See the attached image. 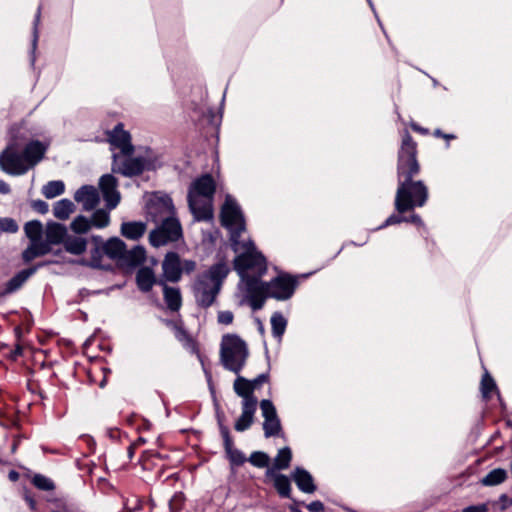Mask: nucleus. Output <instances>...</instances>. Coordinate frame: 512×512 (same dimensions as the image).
<instances>
[{
	"label": "nucleus",
	"instance_id": "12",
	"mask_svg": "<svg viewBox=\"0 0 512 512\" xmlns=\"http://www.w3.org/2000/svg\"><path fill=\"white\" fill-rule=\"evenodd\" d=\"M196 269V262L193 260H182L175 252H169L162 261L163 278L169 282H178L182 273H191Z\"/></svg>",
	"mask_w": 512,
	"mask_h": 512
},
{
	"label": "nucleus",
	"instance_id": "30",
	"mask_svg": "<svg viewBox=\"0 0 512 512\" xmlns=\"http://www.w3.org/2000/svg\"><path fill=\"white\" fill-rule=\"evenodd\" d=\"M287 326L286 319L279 313H275L271 317L272 333L275 337L281 338Z\"/></svg>",
	"mask_w": 512,
	"mask_h": 512
},
{
	"label": "nucleus",
	"instance_id": "26",
	"mask_svg": "<svg viewBox=\"0 0 512 512\" xmlns=\"http://www.w3.org/2000/svg\"><path fill=\"white\" fill-rule=\"evenodd\" d=\"M35 272V269H26L20 271L7 283L6 291L13 292L17 290L22 284Z\"/></svg>",
	"mask_w": 512,
	"mask_h": 512
},
{
	"label": "nucleus",
	"instance_id": "14",
	"mask_svg": "<svg viewBox=\"0 0 512 512\" xmlns=\"http://www.w3.org/2000/svg\"><path fill=\"white\" fill-rule=\"evenodd\" d=\"M260 408L264 418L263 430L265 437L278 435L281 431V423L275 406L270 400L264 399L260 402Z\"/></svg>",
	"mask_w": 512,
	"mask_h": 512
},
{
	"label": "nucleus",
	"instance_id": "37",
	"mask_svg": "<svg viewBox=\"0 0 512 512\" xmlns=\"http://www.w3.org/2000/svg\"><path fill=\"white\" fill-rule=\"evenodd\" d=\"M481 385L482 392L486 397L496 388L494 380L489 375L483 377Z\"/></svg>",
	"mask_w": 512,
	"mask_h": 512
},
{
	"label": "nucleus",
	"instance_id": "49",
	"mask_svg": "<svg viewBox=\"0 0 512 512\" xmlns=\"http://www.w3.org/2000/svg\"><path fill=\"white\" fill-rule=\"evenodd\" d=\"M42 205L45 207V209L43 210V212H45L47 210V206H46L45 202H42Z\"/></svg>",
	"mask_w": 512,
	"mask_h": 512
},
{
	"label": "nucleus",
	"instance_id": "23",
	"mask_svg": "<svg viewBox=\"0 0 512 512\" xmlns=\"http://www.w3.org/2000/svg\"><path fill=\"white\" fill-rule=\"evenodd\" d=\"M136 280L139 289L144 292L149 291L156 282L153 271L147 267L138 270Z\"/></svg>",
	"mask_w": 512,
	"mask_h": 512
},
{
	"label": "nucleus",
	"instance_id": "13",
	"mask_svg": "<svg viewBox=\"0 0 512 512\" xmlns=\"http://www.w3.org/2000/svg\"><path fill=\"white\" fill-rule=\"evenodd\" d=\"M153 162L150 153H146L144 156H137L134 158L122 159V157L114 156V168L115 172L121 173L125 176L139 175L145 170L152 169Z\"/></svg>",
	"mask_w": 512,
	"mask_h": 512
},
{
	"label": "nucleus",
	"instance_id": "16",
	"mask_svg": "<svg viewBox=\"0 0 512 512\" xmlns=\"http://www.w3.org/2000/svg\"><path fill=\"white\" fill-rule=\"evenodd\" d=\"M99 186L107 203V207L114 209L120 202V194L116 190V179L110 174L104 175L100 178Z\"/></svg>",
	"mask_w": 512,
	"mask_h": 512
},
{
	"label": "nucleus",
	"instance_id": "5",
	"mask_svg": "<svg viewBox=\"0 0 512 512\" xmlns=\"http://www.w3.org/2000/svg\"><path fill=\"white\" fill-rule=\"evenodd\" d=\"M46 148L38 141L29 143L22 154L16 143L9 144L0 154V167L10 175H23L44 156Z\"/></svg>",
	"mask_w": 512,
	"mask_h": 512
},
{
	"label": "nucleus",
	"instance_id": "50",
	"mask_svg": "<svg viewBox=\"0 0 512 512\" xmlns=\"http://www.w3.org/2000/svg\"><path fill=\"white\" fill-rule=\"evenodd\" d=\"M291 510H292L293 512H298L297 508H294V507H291Z\"/></svg>",
	"mask_w": 512,
	"mask_h": 512
},
{
	"label": "nucleus",
	"instance_id": "46",
	"mask_svg": "<svg viewBox=\"0 0 512 512\" xmlns=\"http://www.w3.org/2000/svg\"><path fill=\"white\" fill-rule=\"evenodd\" d=\"M22 354V347L20 345H17L16 348L12 352V359H16L18 356Z\"/></svg>",
	"mask_w": 512,
	"mask_h": 512
},
{
	"label": "nucleus",
	"instance_id": "40",
	"mask_svg": "<svg viewBox=\"0 0 512 512\" xmlns=\"http://www.w3.org/2000/svg\"><path fill=\"white\" fill-rule=\"evenodd\" d=\"M174 330H175V337L180 342H183V343L190 342V338H189L188 334L186 333V331L183 328H181L179 326H175Z\"/></svg>",
	"mask_w": 512,
	"mask_h": 512
},
{
	"label": "nucleus",
	"instance_id": "3",
	"mask_svg": "<svg viewBox=\"0 0 512 512\" xmlns=\"http://www.w3.org/2000/svg\"><path fill=\"white\" fill-rule=\"evenodd\" d=\"M148 213L155 222L162 221L161 226L149 235L152 246L160 247L181 237L182 229L178 220L173 217V205L169 197L155 196L151 199Z\"/></svg>",
	"mask_w": 512,
	"mask_h": 512
},
{
	"label": "nucleus",
	"instance_id": "7",
	"mask_svg": "<svg viewBox=\"0 0 512 512\" xmlns=\"http://www.w3.org/2000/svg\"><path fill=\"white\" fill-rule=\"evenodd\" d=\"M268 381L265 374H261L253 380L243 376H237L233 383L234 392L242 398L241 415L236 420L234 428L238 432L247 430L254 422L258 400L253 395L254 391Z\"/></svg>",
	"mask_w": 512,
	"mask_h": 512
},
{
	"label": "nucleus",
	"instance_id": "2",
	"mask_svg": "<svg viewBox=\"0 0 512 512\" xmlns=\"http://www.w3.org/2000/svg\"><path fill=\"white\" fill-rule=\"evenodd\" d=\"M24 232L30 241V244L22 253V258L27 263L48 254L53 245L64 243L67 236V229L64 225L57 222H48L44 228L42 223L37 220L27 222L24 226Z\"/></svg>",
	"mask_w": 512,
	"mask_h": 512
},
{
	"label": "nucleus",
	"instance_id": "6",
	"mask_svg": "<svg viewBox=\"0 0 512 512\" xmlns=\"http://www.w3.org/2000/svg\"><path fill=\"white\" fill-rule=\"evenodd\" d=\"M294 290V279L288 275H280L268 283L250 280L246 298L253 310H259L263 307L267 297L286 300L293 295Z\"/></svg>",
	"mask_w": 512,
	"mask_h": 512
},
{
	"label": "nucleus",
	"instance_id": "39",
	"mask_svg": "<svg viewBox=\"0 0 512 512\" xmlns=\"http://www.w3.org/2000/svg\"><path fill=\"white\" fill-rule=\"evenodd\" d=\"M229 455H230V460L236 465H241L245 461L244 455L238 450L229 451Z\"/></svg>",
	"mask_w": 512,
	"mask_h": 512
},
{
	"label": "nucleus",
	"instance_id": "45",
	"mask_svg": "<svg viewBox=\"0 0 512 512\" xmlns=\"http://www.w3.org/2000/svg\"><path fill=\"white\" fill-rule=\"evenodd\" d=\"M224 435H225V447H226V450L229 452L232 450L231 449L232 441H231L227 431H225Z\"/></svg>",
	"mask_w": 512,
	"mask_h": 512
},
{
	"label": "nucleus",
	"instance_id": "32",
	"mask_svg": "<svg viewBox=\"0 0 512 512\" xmlns=\"http://www.w3.org/2000/svg\"><path fill=\"white\" fill-rule=\"evenodd\" d=\"M90 222L91 226H95L97 228H104L110 222L109 213L102 209H99L93 213Z\"/></svg>",
	"mask_w": 512,
	"mask_h": 512
},
{
	"label": "nucleus",
	"instance_id": "18",
	"mask_svg": "<svg viewBox=\"0 0 512 512\" xmlns=\"http://www.w3.org/2000/svg\"><path fill=\"white\" fill-rule=\"evenodd\" d=\"M109 142L119 148L123 155H128L132 152L133 147L130 143V134L123 130L121 124L117 125L109 134Z\"/></svg>",
	"mask_w": 512,
	"mask_h": 512
},
{
	"label": "nucleus",
	"instance_id": "29",
	"mask_svg": "<svg viewBox=\"0 0 512 512\" xmlns=\"http://www.w3.org/2000/svg\"><path fill=\"white\" fill-rule=\"evenodd\" d=\"M292 458V453L289 448H283L278 451L277 456L274 459V468L283 470L289 467Z\"/></svg>",
	"mask_w": 512,
	"mask_h": 512
},
{
	"label": "nucleus",
	"instance_id": "17",
	"mask_svg": "<svg viewBox=\"0 0 512 512\" xmlns=\"http://www.w3.org/2000/svg\"><path fill=\"white\" fill-rule=\"evenodd\" d=\"M74 199L86 211L94 209L100 201L99 193L94 186L81 187L76 191Z\"/></svg>",
	"mask_w": 512,
	"mask_h": 512
},
{
	"label": "nucleus",
	"instance_id": "19",
	"mask_svg": "<svg viewBox=\"0 0 512 512\" xmlns=\"http://www.w3.org/2000/svg\"><path fill=\"white\" fill-rule=\"evenodd\" d=\"M266 477L273 479L274 487L282 497H290L291 485L287 476L276 474L273 469L266 471Z\"/></svg>",
	"mask_w": 512,
	"mask_h": 512
},
{
	"label": "nucleus",
	"instance_id": "47",
	"mask_svg": "<svg viewBox=\"0 0 512 512\" xmlns=\"http://www.w3.org/2000/svg\"><path fill=\"white\" fill-rule=\"evenodd\" d=\"M9 478H10L11 480H17V479H18V473H17V472H15V471L10 472V473H9Z\"/></svg>",
	"mask_w": 512,
	"mask_h": 512
},
{
	"label": "nucleus",
	"instance_id": "38",
	"mask_svg": "<svg viewBox=\"0 0 512 512\" xmlns=\"http://www.w3.org/2000/svg\"><path fill=\"white\" fill-rule=\"evenodd\" d=\"M234 315L230 311H221L218 314V322L221 324L229 325L233 322Z\"/></svg>",
	"mask_w": 512,
	"mask_h": 512
},
{
	"label": "nucleus",
	"instance_id": "35",
	"mask_svg": "<svg viewBox=\"0 0 512 512\" xmlns=\"http://www.w3.org/2000/svg\"><path fill=\"white\" fill-rule=\"evenodd\" d=\"M33 484L37 488L45 491H49L54 488L53 482L49 478L42 475H35L33 478Z\"/></svg>",
	"mask_w": 512,
	"mask_h": 512
},
{
	"label": "nucleus",
	"instance_id": "1",
	"mask_svg": "<svg viewBox=\"0 0 512 512\" xmlns=\"http://www.w3.org/2000/svg\"><path fill=\"white\" fill-rule=\"evenodd\" d=\"M416 143L406 133L402 138V144L398 156V188L395 197V208L404 213L422 207L428 199V188L422 181H413V176L420 171V165L416 159Z\"/></svg>",
	"mask_w": 512,
	"mask_h": 512
},
{
	"label": "nucleus",
	"instance_id": "15",
	"mask_svg": "<svg viewBox=\"0 0 512 512\" xmlns=\"http://www.w3.org/2000/svg\"><path fill=\"white\" fill-rule=\"evenodd\" d=\"M102 253L111 259L123 258L126 254L125 244L119 238H111L105 242L102 247L95 248L92 252V266L98 267L100 265L99 258Z\"/></svg>",
	"mask_w": 512,
	"mask_h": 512
},
{
	"label": "nucleus",
	"instance_id": "25",
	"mask_svg": "<svg viewBox=\"0 0 512 512\" xmlns=\"http://www.w3.org/2000/svg\"><path fill=\"white\" fill-rule=\"evenodd\" d=\"M75 206L69 199H61L53 206V215L60 220H66L74 212Z\"/></svg>",
	"mask_w": 512,
	"mask_h": 512
},
{
	"label": "nucleus",
	"instance_id": "8",
	"mask_svg": "<svg viewBox=\"0 0 512 512\" xmlns=\"http://www.w3.org/2000/svg\"><path fill=\"white\" fill-rule=\"evenodd\" d=\"M229 273L226 262L221 261L212 265L205 273L200 274L193 286L197 303L202 307L211 306L222 286L223 280Z\"/></svg>",
	"mask_w": 512,
	"mask_h": 512
},
{
	"label": "nucleus",
	"instance_id": "48",
	"mask_svg": "<svg viewBox=\"0 0 512 512\" xmlns=\"http://www.w3.org/2000/svg\"><path fill=\"white\" fill-rule=\"evenodd\" d=\"M411 221L413 222H420V218L416 215L412 216Z\"/></svg>",
	"mask_w": 512,
	"mask_h": 512
},
{
	"label": "nucleus",
	"instance_id": "20",
	"mask_svg": "<svg viewBox=\"0 0 512 512\" xmlns=\"http://www.w3.org/2000/svg\"><path fill=\"white\" fill-rule=\"evenodd\" d=\"M163 286L164 300L168 308L172 311H178L182 305V297L178 288L169 287L163 281H160Z\"/></svg>",
	"mask_w": 512,
	"mask_h": 512
},
{
	"label": "nucleus",
	"instance_id": "4",
	"mask_svg": "<svg viewBox=\"0 0 512 512\" xmlns=\"http://www.w3.org/2000/svg\"><path fill=\"white\" fill-rule=\"evenodd\" d=\"M233 251L237 254L234 259V269L241 277L243 291L248 296V283L260 281V278L266 273L267 265L264 256L257 251L250 238L232 244Z\"/></svg>",
	"mask_w": 512,
	"mask_h": 512
},
{
	"label": "nucleus",
	"instance_id": "27",
	"mask_svg": "<svg viewBox=\"0 0 512 512\" xmlns=\"http://www.w3.org/2000/svg\"><path fill=\"white\" fill-rule=\"evenodd\" d=\"M506 477L507 473L504 469H494L481 480V483L485 486H494L502 483Z\"/></svg>",
	"mask_w": 512,
	"mask_h": 512
},
{
	"label": "nucleus",
	"instance_id": "9",
	"mask_svg": "<svg viewBox=\"0 0 512 512\" xmlns=\"http://www.w3.org/2000/svg\"><path fill=\"white\" fill-rule=\"evenodd\" d=\"M216 185L213 178L206 174L196 179L188 192L189 207L197 220H209L213 217V196Z\"/></svg>",
	"mask_w": 512,
	"mask_h": 512
},
{
	"label": "nucleus",
	"instance_id": "24",
	"mask_svg": "<svg viewBox=\"0 0 512 512\" xmlns=\"http://www.w3.org/2000/svg\"><path fill=\"white\" fill-rule=\"evenodd\" d=\"M63 244L65 250L74 255H81L87 247V241L77 236H66Z\"/></svg>",
	"mask_w": 512,
	"mask_h": 512
},
{
	"label": "nucleus",
	"instance_id": "31",
	"mask_svg": "<svg viewBox=\"0 0 512 512\" xmlns=\"http://www.w3.org/2000/svg\"><path fill=\"white\" fill-rule=\"evenodd\" d=\"M91 222L84 216H77L70 224V228L77 234H85L91 228Z\"/></svg>",
	"mask_w": 512,
	"mask_h": 512
},
{
	"label": "nucleus",
	"instance_id": "34",
	"mask_svg": "<svg viewBox=\"0 0 512 512\" xmlns=\"http://www.w3.org/2000/svg\"><path fill=\"white\" fill-rule=\"evenodd\" d=\"M249 461L252 465L263 468L266 467L269 463V457L264 452H254L251 454Z\"/></svg>",
	"mask_w": 512,
	"mask_h": 512
},
{
	"label": "nucleus",
	"instance_id": "36",
	"mask_svg": "<svg viewBox=\"0 0 512 512\" xmlns=\"http://www.w3.org/2000/svg\"><path fill=\"white\" fill-rule=\"evenodd\" d=\"M0 230L9 233H15L18 230V225L13 219L0 218Z\"/></svg>",
	"mask_w": 512,
	"mask_h": 512
},
{
	"label": "nucleus",
	"instance_id": "42",
	"mask_svg": "<svg viewBox=\"0 0 512 512\" xmlns=\"http://www.w3.org/2000/svg\"><path fill=\"white\" fill-rule=\"evenodd\" d=\"M307 509L311 512H323L324 505L320 501H313L307 505Z\"/></svg>",
	"mask_w": 512,
	"mask_h": 512
},
{
	"label": "nucleus",
	"instance_id": "41",
	"mask_svg": "<svg viewBox=\"0 0 512 512\" xmlns=\"http://www.w3.org/2000/svg\"><path fill=\"white\" fill-rule=\"evenodd\" d=\"M462 512H488V507L485 504L472 505L464 508Z\"/></svg>",
	"mask_w": 512,
	"mask_h": 512
},
{
	"label": "nucleus",
	"instance_id": "22",
	"mask_svg": "<svg viewBox=\"0 0 512 512\" xmlns=\"http://www.w3.org/2000/svg\"><path fill=\"white\" fill-rule=\"evenodd\" d=\"M146 231V225L142 222H127L121 226V233L124 237L131 240L141 238Z\"/></svg>",
	"mask_w": 512,
	"mask_h": 512
},
{
	"label": "nucleus",
	"instance_id": "21",
	"mask_svg": "<svg viewBox=\"0 0 512 512\" xmlns=\"http://www.w3.org/2000/svg\"><path fill=\"white\" fill-rule=\"evenodd\" d=\"M293 479L297 487L305 493H313L316 490L312 476L303 469L297 468L293 473Z\"/></svg>",
	"mask_w": 512,
	"mask_h": 512
},
{
	"label": "nucleus",
	"instance_id": "28",
	"mask_svg": "<svg viewBox=\"0 0 512 512\" xmlns=\"http://www.w3.org/2000/svg\"><path fill=\"white\" fill-rule=\"evenodd\" d=\"M64 189L65 186L62 181H50L43 187L42 193L47 199H52L61 195Z\"/></svg>",
	"mask_w": 512,
	"mask_h": 512
},
{
	"label": "nucleus",
	"instance_id": "11",
	"mask_svg": "<svg viewBox=\"0 0 512 512\" xmlns=\"http://www.w3.org/2000/svg\"><path fill=\"white\" fill-rule=\"evenodd\" d=\"M220 216L222 225L230 233L231 245L248 238L245 236L246 226L242 211L231 196H226Z\"/></svg>",
	"mask_w": 512,
	"mask_h": 512
},
{
	"label": "nucleus",
	"instance_id": "33",
	"mask_svg": "<svg viewBox=\"0 0 512 512\" xmlns=\"http://www.w3.org/2000/svg\"><path fill=\"white\" fill-rule=\"evenodd\" d=\"M146 252L143 247L137 246L128 252L127 258L133 265L140 264L145 260Z\"/></svg>",
	"mask_w": 512,
	"mask_h": 512
},
{
	"label": "nucleus",
	"instance_id": "44",
	"mask_svg": "<svg viewBox=\"0 0 512 512\" xmlns=\"http://www.w3.org/2000/svg\"><path fill=\"white\" fill-rule=\"evenodd\" d=\"M10 192V186L5 182L0 180V193L7 194Z\"/></svg>",
	"mask_w": 512,
	"mask_h": 512
},
{
	"label": "nucleus",
	"instance_id": "10",
	"mask_svg": "<svg viewBox=\"0 0 512 512\" xmlns=\"http://www.w3.org/2000/svg\"><path fill=\"white\" fill-rule=\"evenodd\" d=\"M249 357L247 343L236 334H225L220 343V358L223 366L238 374Z\"/></svg>",
	"mask_w": 512,
	"mask_h": 512
},
{
	"label": "nucleus",
	"instance_id": "43",
	"mask_svg": "<svg viewBox=\"0 0 512 512\" xmlns=\"http://www.w3.org/2000/svg\"><path fill=\"white\" fill-rule=\"evenodd\" d=\"M402 220L404 219L396 216H391L386 220L385 226L400 223Z\"/></svg>",
	"mask_w": 512,
	"mask_h": 512
}]
</instances>
